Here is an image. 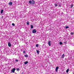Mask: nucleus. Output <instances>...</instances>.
<instances>
[{
    "label": "nucleus",
    "mask_w": 74,
    "mask_h": 74,
    "mask_svg": "<svg viewBox=\"0 0 74 74\" xmlns=\"http://www.w3.org/2000/svg\"><path fill=\"white\" fill-rule=\"evenodd\" d=\"M12 26H15V24H14V23H12Z\"/></svg>",
    "instance_id": "21"
},
{
    "label": "nucleus",
    "mask_w": 74,
    "mask_h": 74,
    "mask_svg": "<svg viewBox=\"0 0 74 74\" xmlns=\"http://www.w3.org/2000/svg\"><path fill=\"white\" fill-rule=\"evenodd\" d=\"M32 1H29V4H34V3H35V2L34 1V0H32Z\"/></svg>",
    "instance_id": "1"
},
{
    "label": "nucleus",
    "mask_w": 74,
    "mask_h": 74,
    "mask_svg": "<svg viewBox=\"0 0 74 74\" xmlns=\"http://www.w3.org/2000/svg\"><path fill=\"white\" fill-rule=\"evenodd\" d=\"M58 7H62V5H59L58 6Z\"/></svg>",
    "instance_id": "26"
},
{
    "label": "nucleus",
    "mask_w": 74,
    "mask_h": 74,
    "mask_svg": "<svg viewBox=\"0 0 74 74\" xmlns=\"http://www.w3.org/2000/svg\"><path fill=\"white\" fill-rule=\"evenodd\" d=\"M69 27L67 26L66 27V29H67L68 28H69Z\"/></svg>",
    "instance_id": "24"
},
{
    "label": "nucleus",
    "mask_w": 74,
    "mask_h": 74,
    "mask_svg": "<svg viewBox=\"0 0 74 74\" xmlns=\"http://www.w3.org/2000/svg\"><path fill=\"white\" fill-rule=\"evenodd\" d=\"M54 5L56 7H57V6L58 5V3L57 2H56L55 4H54Z\"/></svg>",
    "instance_id": "3"
},
{
    "label": "nucleus",
    "mask_w": 74,
    "mask_h": 74,
    "mask_svg": "<svg viewBox=\"0 0 74 74\" xmlns=\"http://www.w3.org/2000/svg\"><path fill=\"white\" fill-rule=\"evenodd\" d=\"M25 57V58H27L28 57V55H24Z\"/></svg>",
    "instance_id": "11"
},
{
    "label": "nucleus",
    "mask_w": 74,
    "mask_h": 74,
    "mask_svg": "<svg viewBox=\"0 0 74 74\" xmlns=\"http://www.w3.org/2000/svg\"><path fill=\"white\" fill-rule=\"evenodd\" d=\"M26 23H27V25H29V24H30V23H29V21H27Z\"/></svg>",
    "instance_id": "10"
},
{
    "label": "nucleus",
    "mask_w": 74,
    "mask_h": 74,
    "mask_svg": "<svg viewBox=\"0 0 74 74\" xmlns=\"http://www.w3.org/2000/svg\"><path fill=\"white\" fill-rule=\"evenodd\" d=\"M15 68L13 69L12 70V73H15Z\"/></svg>",
    "instance_id": "4"
},
{
    "label": "nucleus",
    "mask_w": 74,
    "mask_h": 74,
    "mask_svg": "<svg viewBox=\"0 0 74 74\" xmlns=\"http://www.w3.org/2000/svg\"><path fill=\"white\" fill-rule=\"evenodd\" d=\"M12 5V2H10L9 3V5Z\"/></svg>",
    "instance_id": "6"
},
{
    "label": "nucleus",
    "mask_w": 74,
    "mask_h": 74,
    "mask_svg": "<svg viewBox=\"0 0 74 74\" xmlns=\"http://www.w3.org/2000/svg\"><path fill=\"white\" fill-rule=\"evenodd\" d=\"M20 70V69L19 68H17L16 69L17 71H19Z\"/></svg>",
    "instance_id": "20"
},
{
    "label": "nucleus",
    "mask_w": 74,
    "mask_h": 74,
    "mask_svg": "<svg viewBox=\"0 0 74 74\" xmlns=\"http://www.w3.org/2000/svg\"><path fill=\"white\" fill-rule=\"evenodd\" d=\"M15 61L16 62H18L19 60H17V59H16L15 60Z\"/></svg>",
    "instance_id": "18"
},
{
    "label": "nucleus",
    "mask_w": 74,
    "mask_h": 74,
    "mask_svg": "<svg viewBox=\"0 0 74 74\" xmlns=\"http://www.w3.org/2000/svg\"><path fill=\"white\" fill-rule=\"evenodd\" d=\"M28 63V62H24V64H27Z\"/></svg>",
    "instance_id": "13"
},
{
    "label": "nucleus",
    "mask_w": 74,
    "mask_h": 74,
    "mask_svg": "<svg viewBox=\"0 0 74 74\" xmlns=\"http://www.w3.org/2000/svg\"><path fill=\"white\" fill-rule=\"evenodd\" d=\"M36 51L37 53L38 54H39V53H40V51H39L36 50Z\"/></svg>",
    "instance_id": "8"
},
{
    "label": "nucleus",
    "mask_w": 74,
    "mask_h": 74,
    "mask_svg": "<svg viewBox=\"0 0 74 74\" xmlns=\"http://www.w3.org/2000/svg\"><path fill=\"white\" fill-rule=\"evenodd\" d=\"M73 7V4H72L71 5V8H72V7Z\"/></svg>",
    "instance_id": "23"
},
{
    "label": "nucleus",
    "mask_w": 74,
    "mask_h": 74,
    "mask_svg": "<svg viewBox=\"0 0 74 74\" xmlns=\"http://www.w3.org/2000/svg\"><path fill=\"white\" fill-rule=\"evenodd\" d=\"M62 58H64V54L62 55Z\"/></svg>",
    "instance_id": "12"
},
{
    "label": "nucleus",
    "mask_w": 74,
    "mask_h": 74,
    "mask_svg": "<svg viewBox=\"0 0 74 74\" xmlns=\"http://www.w3.org/2000/svg\"><path fill=\"white\" fill-rule=\"evenodd\" d=\"M36 47H38V44H36Z\"/></svg>",
    "instance_id": "15"
},
{
    "label": "nucleus",
    "mask_w": 74,
    "mask_h": 74,
    "mask_svg": "<svg viewBox=\"0 0 74 74\" xmlns=\"http://www.w3.org/2000/svg\"><path fill=\"white\" fill-rule=\"evenodd\" d=\"M23 53H26V51H24L23 52Z\"/></svg>",
    "instance_id": "22"
},
{
    "label": "nucleus",
    "mask_w": 74,
    "mask_h": 74,
    "mask_svg": "<svg viewBox=\"0 0 74 74\" xmlns=\"http://www.w3.org/2000/svg\"><path fill=\"white\" fill-rule=\"evenodd\" d=\"M37 32V30L36 29H34L32 30V33H36Z\"/></svg>",
    "instance_id": "2"
},
{
    "label": "nucleus",
    "mask_w": 74,
    "mask_h": 74,
    "mask_svg": "<svg viewBox=\"0 0 74 74\" xmlns=\"http://www.w3.org/2000/svg\"><path fill=\"white\" fill-rule=\"evenodd\" d=\"M60 45H62V42H60Z\"/></svg>",
    "instance_id": "17"
},
{
    "label": "nucleus",
    "mask_w": 74,
    "mask_h": 74,
    "mask_svg": "<svg viewBox=\"0 0 74 74\" xmlns=\"http://www.w3.org/2000/svg\"><path fill=\"white\" fill-rule=\"evenodd\" d=\"M69 69H67L66 71V72L67 73H68L69 72Z\"/></svg>",
    "instance_id": "19"
},
{
    "label": "nucleus",
    "mask_w": 74,
    "mask_h": 74,
    "mask_svg": "<svg viewBox=\"0 0 74 74\" xmlns=\"http://www.w3.org/2000/svg\"><path fill=\"white\" fill-rule=\"evenodd\" d=\"M31 29H33V25H32L31 26Z\"/></svg>",
    "instance_id": "16"
},
{
    "label": "nucleus",
    "mask_w": 74,
    "mask_h": 74,
    "mask_svg": "<svg viewBox=\"0 0 74 74\" xmlns=\"http://www.w3.org/2000/svg\"><path fill=\"white\" fill-rule=\"evenodd\" d=\"M1 14H3V10H2L1 11Z\"/></svg>",
    "instance_id": "14"
},
{
    "label": "nucleus",
    "mask_w": 74,
    "mask_h": 74,
    "mask_svg": "<svg viewBox=\"0 0 74 74\" xmlns=\"http://www.w3.org/2000/svg\"><path fill=\"white\" fill-rule=\"evenodd\" d=\"M8 46L9 47H11V44L9 42L8 43Z\"/></svg>",
    "instance_id": "5"
},
{
    "label": "nucleus",
    "mask_w": 74,
    "mask_h": 74,
    "mask_svg": "<svg viewBox=\"0 0 74 74\" xmlns=\"http://www.w3.org/2000/svg\"><path fill=\"white\" fill-rule=\"evenodd\" d=\"M50 42H51L50 41H49L48 42V45L49 46H51V43H50Z\"/></svg>",
    "instance_id": "9"
},
{
    "label": "nucleus",
    "mask_w": 74,
    "mask_h": 74,
    "mask_svg": "<svg viewBox=\"0 0 74 74\" xmlns=\"http://www.w3.org/2000/svg\"><path fill=\"white\" fill-rule=\"evenodd\" d=\"M64 44H66V42H64Z\"/></svg>",
    "instance_id": "27"
},
{
    "label": "nucleus",
    "mask_w": 74,
    "mask_h": 74,
    "mask_svg": "<svg viewBox=\"0 0 74 74\" xmlns=\"http://www.w3.org/2000/svg\"><path fill=\"white\" fill-rule=\"evenodd\" d=\"M71 35H73V32H71Z\"/></svg>",
    "instance_id": "25"
},
{
    "label": "nucleus",
    "mask_w": 74,
    "mask_h": 74,
    "mask_svg": "<svg viewBox=\"0 0 74 74\" xmlns=\"http://www.w3.org/2000/svg\"><path fill=\"white\" fill-rule=\"evenodd\" d=\"M59 69V67L57 66L56 69V71H58V69Z\"/></svg>",
    "instance_id": "7"
}]
</instances>
